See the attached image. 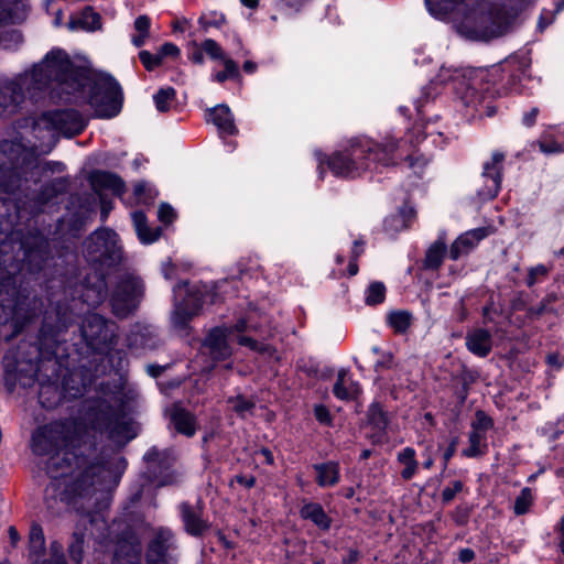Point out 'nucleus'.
Segmentation results:
<instances>
[{
  "mask_svg": "<svg viewBox=\"0 0 564 564\" xmlns=\"http://www.w3.org/2000/svg\"><path fill=\"white\" fill-rule=\"evenodd\" d=\"M491 419L487 416L484 412L478 411L475 415V420L473 421L471 431L486 434V432L491 427Z\"/></svg>",
  "mask_w": 564,
  "mask_h": 564,
  "instance_id": "obj_44",
  "label": "nucleus"
},
{
  "mask_svg": "<svg viewBox=\"0 0 564 564\" xmlns=\"http://www.w3.org/2000/svg\"><path fill=\"white\" fill-rule=\"evenodd\" d=\"M174 311L172 325L177 330H186L189 319L196 315L203 304L202 291L198 286L180 283L173 289Z\"/></svg>",
  "mask_w": 564,
  "mask_h": 564,
  "instance_id": "obj_11",
  "label": "nucleus"
},
{
  "mask_svg": "<svg viewBox=\"0 0 564 564\" xmlns=\"http://www.w3.org/2000/svg\"><path fill=\"white\" fill-rule=\"evenodd\" d=\"M410 160V166L414 170L415 173L420 172L422 170V167L427 163V160L425 159H415V161H413V158L410 156L409 158Z\"/></svg>",
  "mask_w": 564,
  "mask_h": 564,
  "instance_id": "obj_60",
  "label": "nucleus"
},
{
  "mask_svg": "<svg viewBox=\"0 0 564 564\" xmlns=\"http://www.w3.org/2000/svg\"><path fill=\"white\" fill-rule=\"evenodd\" d=\"M446 245L443 240L434 242L426 252L425 264L429 268H437L443 260L445 254Z\"/></svg>",
  "mask_w": 564,
  "mask_h": 564,
  "instance_id": "obj_35",
  "label": "nucleus"
},
{
  "mask_svg": "<svg viewBox=\"0 0 564 564\" xmlns=\"http://www.w3.org/2000/svg\"><path fill=\"white\" fill-rule=\"evenodd\" d=\"M223 72H218L213 76V79L217 83H224L229 78H237L239 76L238 65L231 58H225Z\"/></svg>",
  "mask_w": 564,
  "mask_h": 564,
  "instance_id": "obj_40",
  "label": "nucleus"
},
{
  "mask_svg": "<svg viewBox=\"0 0 564 564\" xmlns=\"http://www.w3.org/2000/svg\"><path fill=\"white\" fill-rule=\"evenodd\" d=\"M86 290L83 294L84 301L88 305H97L106 297L107 283L104 278L98 279L96 283L91 282V278H88Z\"/></svg>",
  "mask_w": 564,
  "mask_h": 564,
  "instance_id": "obj_32",
  "label": "nucleus"
},
{
  "mask_svg": "<svg viewBox=\"0 0 564 564\" xmlns=\"http://www.w3.org/2000/svg\"><path fill=\"white\" fill-rule=\"evenodd\" d=\"M532 494H531V490L529 488H524L522 489L521 494L519 495V497L516 499V502H514V512L517 514H523L525 513L531 503H532Z\"/></svg>",
  "mask_w": 564,
  "mask_h": 564,
  "instance_id": "obj_42",
  "label": "nucleus"
},
{
  "mask_svg": "<svg viewBox=\"0 0 564 564\" xmlns=\"http://www.w3.org/2000/svg\"><path fill=\"white\" fill-rule=\"evenodd\" d=\"M334 394L340 400H350L356 398L360 392V387L347 370H340L333 389Z\"/></svg>",
  "mask_w": 564,
  "mask_h": 564,
  "instance_id": "obj_20",
  "label": "nucleus"
},
{
  "mask_svg": "<svg viewBox=\"0 0 564 564\" xmlns=\"http://www.w3.org/2000/svg\"><path fill=\"white\" fill-rule=\"evenodd\" d=\"M463 489V482L459 480H455L449 484L442 492L443 501L449 502L455 498V496L460 492Z\"/></svg>",
  "mask_w": 564,
  "mask_h": 564,
  "instance_id": "obj_49",
  "label": "nucleus"
},
{
  "mask_svg": "<svg viewBox=\"0 0 564 564\" xmlns=\"http://www.w3.org/2000/svg\"><path fill=\"white\" fill-rule=\"evenodd\" d=\"M539 148L541 152L546 154L561 153L563 152V144L556 141L541 140L539 141Z\"/></svg>",
  "mask_w": 564,
  "mask_h": 564,
  "instance_id": "obj_51",
  "label": "nucleus"
},
{
  "mask_svg": "<svg viewBox=\"0 0 564 564\" xmlns=\"http://www.w3.org/2000/svg\"><path fill=\"white\" fill-rule=\"evenodd\" d=\"M486 434L471 431L469 434V446L463 451L467 457H477L485 453Z\"/></svg>",
  "mask_w": 564,
  "mask_h": 564,
  "instance_id": "obj_34",
  "label": "nucleus"
},
{
  "mask_svg": "<svg viewBox=\"0 0 564 564\" xmlns=\"http://www.w3.org/2000/svg\"><path fill=\"white\" fill-rule=\"evenodd\" d=\"M82 335L95 350H102L112 344L113 324L97 314H89L83 322Z\"/></svg>",
  "mask_w": 564,
  "mask_h": 564,
  "instance_id": "obj_13",
  "label": "nucleus"
},
{
  "mask_svg": "<svg viewBox=\"0 0 564 564\" xmlns=\"http://www.w3.org/2000/svg\"><path fill=\"white\" fill-rule=\"evenodd\" d=\"M260 326L252 321V316L240 319L231 328L217 327L214 328L206 338L205 347L214 359L223 360L231 355L228 341L236 339L239 345L247 346L252 350L271 355L273 349L269 345L258 343L251 338L249 334L259 333Z\"/></svg>",
  "mask_w": 564,
  "mask_h": 564,
  "instance_id": "obj_6",
  "label": "nucleus"
},
{
  "mask_svg": "<svg viewBox=\"0 0 564 564\" xmlns=\"http://www.w3.org/2000/svg\"><path fill=\"white\" fill-rule=\"evenodd\" d=\"M135 35L132 36V43L140 47L145 43L149 37L150 19L147 15H140L134 21Z\"/></svg>",
  "mask_w": 564,
  "mask_h": 564,
  "instance_id": "obj_36",
  "label": "nucleus"
},
{
  "mask_svg": "<svg viewBox=\"0 0 564 564\" xmlns=\"http://www.w3.org/2000/svg\"><path fill=\"white\" fill-rule=\"evenodd\" d=\"M436 80L441 84H452L453 89L462 94V98L467 105L475 102V89L467 82L466 72L463 69H452L442 67Z\"/></svg>",
  "mask_w": 564,
  "mask_h": 564,
  "instance_id": "obj_15",
  "label": "nucleus"
},
{
  "mask_svg": "<svg viewBox=\"0 0 564 564\" xmlns=\"http://www.w3.org/2000/svg\"><path fill=\"white\" fill-rule=\"evenodd\" d=\"M91 184L94 189L99 193L101 199H104V196L107 193L120 196L124 187L121 178L107 172H97L93 174Z\"/></svg>",
  "mask_w": 564,
  "mask_h": 564,
  "instance_id": "obj_18",
  "label": "nucleus"
},
{
  "mask_svg": "<svg viewBox=\"0 0 564 564\" xmlns=\"http://www.w3.org/2000/svg\"><path fill=\"white\" fill-rule=\"evenodd\" d=\"M315 470V479L316 482L321 487H333L335 486L340 478L339 466L337 463L327 462L322 464H316L313 466Z\"/></svg>",
  "mask_w": 564,
  "mask_h": 564,
  "instance_id": "obj_22",
  "label": "nucleus"
},
{
  "mask_svg": "<svg viewBox=\"0 0 564 564\" xmlns=\"http://www.w3.org/2000/svg\"><path fill=\"white\" fill-rule=\"evenodd\" d=\"M546 361L550 366L555 367L556 369H560L562 367V362L560 361L557 355H549Z\"/></svg>",
  "mask_w": 564,
  "mask_h": 564,
  "instance_id": "obj_63",
  "label": "nucleus"
},
{
  "mask_svg": "<svg viewBox=\"0 0 564 564\" xmlns=\"http://www.w3.org/2000/svg\"><path fill=\"white\" fill-rule=\"evenodd\" d=\"M128 399L122 387L106 393L95 409L91 422L94 429L105 430L108 437L120 446L127 444L138 434V426L121 413L128 403Z\"/></svg>",
  "mask_w": 564,
  "mask_h": 564,
  "instance_id": "obj_5",
  "label": "nucleus"
},
{
  "mask_svg": "<svg viewBox=\"0 0 564 564\" xmlns=\"http://www.w3.org/2000/svg\"><path fill=\"white\" fill-rule=\"evenodd\" d=\"M386 288L381 282H372L366 290L365 301L368 305H377L383 302Z\"/></svg>",
  "mask_w": 564,
  "mask_h": 564,
  "instance_id": "obj_37",
  "label": "nucleus"
},
{
  "mask_svg": "<svg viewBox=\"0 0 564 564\" xmlns=\"http://www.w3.org/2000/svg\"><path fill=\"white\" fill-rule=\"evenodd\" d=\"M88 73L85 68H75L64 51L52 50L41 63L7 87L12 94L10 102L17 105L22 100L24 91L34 95L53 83L66 94L77 91Z\"/></svg>",
  "mask_w": 564,
  "mask_h": 564,
  "instance_id": "obj_4",
  "label": "nucleus"
},
{
  "mask_svg": "<svg viewBox=\"0 0 564 564\" xmlns=\"http://www.w3.org/2000/svg\"><path fill=\"white\" fill-rule=\"evenodd\" d=\"M388 321L395 332L403 333L411 324V316L406 312H392L389 314Z\"/></svg>",
  "mask_w": 564,
  "mask_h": 564,
  "instance_id": "obj_38",
  "label": "nucleus"
},
{
  "mask_svg": "<svg viewBox=\"0 0 564 564\" xmlns=\"http://www.w3.org/2000/svg\"><path fill=\"white\" fill-rule=\"evenodd\" d=\"M162 271L165 279H172L174 273V265L171 261H166L162 265Z\"/></svg>",
  "mask_w": 564,
  "mask_h": 564,
  "instance_id": "obj_61",
  "label": "nucleus"
},
{
  "mask_svg": "<svg viewBox=\"0 0 564 564\" xmlns=\"http://www.w3.org/2000/svg\"><path fill=\"white\" fill-rule=\"evenodd\" d=\"M45 539L40 525L33 524L29 535V560L32 563H40L44 553Z\"/></svg>",
  "mask_w": 564,
  "mask_h": 564,
  "instance_id": "obj_27",
  "label": "nucleus"
},
{
  "mask_svg": "<svg viewBox=\"0 0 564 564\" xmlns=\"http://www.w3.org/2000/svg\"><path fill=\"white\" fill-rule=\"evenodd\" d=\"M25 3L22 0H0V22H17L22 19Z\"/></svg>",
  "mask_w": 564,
  "mask_h": 564,
  "instance_id": "obj_29",
  "label": "nucleus"
},
{
  "mask_svg": "<svg viewBox=\"0 0 564 564\" xmlns=\"http://www.w3.org/2000/svg\"><path fill=\"white\" fill-rule=\"evenodd\" d=\"M560 533H561V541H560V546H561V550L564 554V514H563V518L561 520V523H560Z\"/></svg>",
  "mask_w": 564,
  "mask_h": 564,
  "instance_id": "obj_64",
  "label": "nucleus"
},
{
  "mask_svg": "<svg viewBox=\"0 0 564 564\" xmlns=\"http://www.w3.org/2000/svg\"><path fill=\"white\" fill-rule=\"evenodd\" d=\"M539 110L538 108H532L530 111L525 112L522 117V122L527 127H531L535 123Z\"/></svg>",
  "mask_w": 564,
  "mask_h": 564,
  "instance_id": "obj_53",
  "label": "nucleus"
},
{
  "mask_svg": "<svg viewBox=\"0 0 564 564\" xmlns=\"http://www.w3.org/2000/svg\"><path fill=\"white\" fill-rule=\"evenodd\" d=\"M549 273V268L544 264H538L535 267H532L529 270L527 284L529 286L534 285L535 283L540 282L543 278H545Z\"/></svg>",
  "mask_w": 564,
  "mask_h": 564,
  "instance_id": "obj_45",
  "label": "nucleus"
},
{
  "mask_svg": "<svg viewBox=\"0 0 564 564\" xmlns=\"http://www.w3.org/2000/svg\"><path fill=\"white\" fill-rule=\"evenodd\" d=\"M85 128L83 117L75 110L55 111L44 113L32 128L35 141L29 140L30 148L18 143L4 141L0 149V163L8 156L15 169H43L34 159L35 154H47L55 147L58 134L73 137Z\"/></svg>",
  "mask_w": 564,
  "mask_h": 564,
  "instance_id": "obj_3",
  "label": "nucleus"
},
{
  "mask_svg": "<svg viewBox=\"0 0 564 564\" xmlns=\"http://www.w3.org/2000/svg\"><path fill=\"white\" fill-rule=\"evenodd\" d=\"M160 221L170 224L175 219V210L169 204H161L158 210Z\"/></svg>",
  "mask_w": 564,
  "mask_h": 564,
  "instance_id": "obj_50",
  "label": "nucleus"
},
{
  "mask_svg": "<svg viewBox=\"0 0 564 564\" xmlns=\"http://www.w3.org/2000/svg\"><path fill=\"white\" fill-rule=\"evenodd\" d=\"M100 28V17L91 8H86L77 18H72L68 29L72 31H95Z\"/></svg>",
  "mask_w": 564,
  "mask_h": 564,
  "instance_id": "obj_24",
  "label": "nucleus"
},
{
  "mask_svg": "<svg viewBox=\"0 0 564 564\" xmlns=\"http://www.w3.org/2000/svg\"><path fill=\"white\" fill-rule=\"evenodd\" d=\"M79 425L74 421L55 422L39 429L32 436V448L37 455H48L74 444Z\"/></svg>",
  "mask_w": 564,
  "mask_h": 564,
  "instance_id": "obj_9",
  "label": "nucleus"
},
{
  "mask_svg": "<svg viewBox=\"0 0 564 564\" xmlns=\"http://www.w3.org/2000/svg\"><path fill=\"white\" fill-rule=\"evenodd\" d=\"M398 460L403 466L401 476L403 479H411L417 470V462L415 459V451L411 447L402 449L398 454Z\"/></svg>",
  "mask_w": 564,
  "mask_h": 564,
  "instance_id": "obj_33",
  "label": "nucleus"
},
{
  "mask_svg": "<svg viewBox=\"0 0 564 564\" xmlns=\"http://www.w3.org/2000/svg\"><path fill=\"white\" fill-rule=\"evenodd\" d=\"M457 445H458V440H457V437H454L451 441L447 449L444 453V463L445 464H447L449 462V459L453 457V455H454V453L456 451Z\"/></svg>",
  "mask_w": 564,
  "mask_h": 564,
  "instance_id": "obj_56",
  "label": "nucleus"
},
{
  "mask_svg": "<svg viewBox=\"0 0 564 564\" xmlns=\"http://www.w3.org/2000/svg\"><path fill=\"white\" fill-rule=\"evenodd\" d=\"M141 549L138 543L121 542L116 550L112 564H139Z\"/></svg>",
  "mask_w": 564,
  "mask_h": 564,
  "instance_id": "obj_26",
  "label": "nucleus"
},
{
  "mask_svg": "<svg viewBox=\"0 0 564 564\" xmlns=\"http://www.w3.org/2000/svg\"><path fill=\"white\" fill-rule=\"evenodd\" d=\"M415 217V210L410 205H404L397 214L384 220V228L388 232H398L408 228Z\"/></svg>",
  "mask_w": 564,
  "mask_h": 564,
  "instance_id": "obj_23",
  "label": "nucleus"
},
{
  "mask_svg": "<svg viewBox=\"0 0 564 564\" xmlns=\"http://www.w3.org/2000/svg\"><path fill=\"white\" fill-rule=\"evenodd\" d=\"M488 235L489 230L485 227L471 229L462 234L451 246V259L457 260L458 258L468 254Z\"/></svg>",
  "mask_w": 564,
  "mask_h": 564,
  "instance_id": "obj_17",
  "label": "nucleus"
},
{
  "mask_svg": "<svg viewBox=\"0 0 564 564\" xmlns=\"http://www.w3.org/2000/svg\"><path fill=\"white\" fill-rule=\"evenodd\" d=\"M392 362V355L391 354H384L381 358V360H378L376 366L377 367H389Z\"/></svg>",
  "mask_w": 564,
  "mask_h": 564,
  "instance_id": "obj_62",
  "label": "nucleus"
},
{
  "mask_svg": "<svg viewBox=\"0 0 564 564\" xmlns=\"http://www.w3.org/2000/svg\"><path fill=\"white\" fill-rule=\"evenodd\" d=\"M301 516L304 519L311 520L322 530H328L330 527V519L318 503H305L301 509Z\"/></svg>",
  "mask_w": 564,
  "mask_h": 564,
  "instance_id": "obj_28",
  "label": "nucleus"
},
{
  "mask_svg": "<svg viewBox=\"0 0 564 564\" xmlns=\"http://www.w3.org/2000/svg\"><path fill=\"white\" fill-rule=\"evenodd\" d=\"M140 61L144 65L148 70H153L158 66H160V57H156L154 54L149 51H141L139 53Z\"/></svg>",
  "mask_w": 564,
  "mask_h": 564,
  "instance_id": "obj_47",
  "label": "nucleus"
},
{
  "mask_svg": "<svg viewBox=\"0 0 564 564\" xmlns=\"http://www.w3.org/2000/svg\"><path fill=\"white\" fill-rule=\"evenodd\" d=\"M202 50L212 58L221 62L228 58L223 52L221 47L212 39H207L202 43Z\"/></svg>",
  "mask_w": 564,
  "mask_h": 564,
  "instance_id": "obj_41",
  "label": "nucleus"
},
{
  "mask_svg": "<svg viewBox=\"0 0 564 564\" xmlns=\"http://www.w3.org/2000/svg\"><path fill=\"white\" fill-rule=\"evenodd\" d=\"M207 120L212 121L221 133L234 134L236 132L231 111L226 105H218L210 109Z\"/></svg>",
  "mask_w": 564,
  "mask_h": 564,
  "instance_id": "obj_21",
  "label": "nucleus"
},
{
  "mask_svg": "<svg viewBox=\"0 0 564 564\" xmlns=\"http://www.w3.org/2000/svg\"><path fill=\"white\" fill-rule=\"evenodd\" d=\"M143 291L142 282L132 273H126L111 295L113 313L119 317L127 316L137 307Z\"/></svg>",
  "mask_w": 564,
  "mask_h": 564,
  "instance_id": "obj_12",
  "label": "nucleus"
},
{
  "mask_svg": "<svg viewBox=\"0 0 564 564\" xmlns=\"http://www.w3.org/2000/svg\"><path fill=\"white\" fill-rule=\"evenodd\" d=\"M203 53H205V52L202 50V45L200 46L195 45L193 52L189 54V59L196 64H203L204 63Z\"/></svg>",
  "mask_w": 564,
  "mask_h": 564,
  "instance_id": "obj_54",
  "label": "nucleus"
},
{
  "mask_svg": "<svg viewBox=\"0 0 564 564\" xmlns=\"http://www.w3.org/2000/svg\"><path fill=\"white\" fill-rule=\"evenodd\" d=\"M132 220L135 228V232L142 243H152L161 235L159 227L150 228L147 225V218L142 212H134L132 214Z\"/></svg>",
  "mask_w": 564,
  "mask_h": 564,
  "instance_id": "obj_25",
  "label": "nucleus"
},
{
  "mask_svg": "<svg viewBox=\"0 0 564 564\" xmlns=\"http://www.w3.org/2000/svg\"><path fill=\"white\" fill-rule=\"evenodd\" d=\"M554 15L549 13H543L538 22V28L540 31H543L549 24L553 22Z\"/></svg>",
  "mask_w": 564,
  "mask_h": 564,
  "instance_id": "obj_58",
  "label": "nucleus"
},
{
  "mask_svg": "<svg viewBox=\"0 0 564 564\" xmlns=\"http://www.w3.org/2000/svg\"><path fill=\"white\" fill-rule=\"evenodd\" d=\"M88 90V102L97 117L112 118L120 112L122 93L119 84L111 77L93 78L88 73L78 90Z\"/></svg>",
  "mask_w": 564,
  "mask_h": 564,
  "instance_id": "obj_7",
  "label": "nucleus"
},
{
  "mask_svg": "<svg viewBox=\"0 0 564 564\" xmlns=\"http://www.w3.org/2000/svg\"><path fill=\"white\" fill-rule=\"evenodd\" d=\"M475 554L474 551L470 549H464L459 552L458 558L463 563H468L474 558Z\"/></svg>",
  "mask_w": 564,
  "mask_h": 564,
  "instance_id": "obj_59",
  "label": "nucleus"
},
{
  "mask_svg": "<svg viewBox=\"0 0 564 564\" xmlns=\"http://www.w3.org/2000/svg\"><path fill=\"white\" fill-rule=\"evenodd\" d=\"M230 408L241 416H246L253 408V403L241 397L229 399Z\"/></svg>",
  "mask_w": 564,
  "mask_h": 564,
  "instance_id": "obj_43",
  "label": "nucleus"
},
{
  "mask_svg": "<svg viewBox=\"0 0 564 564\" xmlns=\"http://www.w3.org/2000/svg\"><path fill=\"white\" fill-rule=\"evenodd\" d=\"M130 345L132 346H141L147 347L149 346L148 340L145 339L144 334H134L130 339Z\"/></svg>",
  "mask_w": 564,
  "mask_h": 564,
  "instance_id": "obj_57",
  "label": "nucleus"
},
{
  "mask_svg": "<svg viewBox=\"0 0 564 564\" xmlns=\"http://www.w3.org/2000/svg\"><path fill=\"white\" fill-rule=\"evenodd\" d=\"M503 154L494 153L490 161L484 164V173L486 188L479 192L484 199L494 198L500 189V172L503 162Z\"/></svg>",
  "mask_w": 564,
  "mask_h": 564,
  "instance_id": "obj_16",
  "label": "nucleus"
},
{
  "mask_svg": "<svg viewBox=\"0 0 564 564\" xmlns=\"http://www.w3.org/2000/svg\"><path fill=\"white\" fill-rule=\"evenodd\" d=\"M172 423L175 430L186 436L194 435L196 423L194 417L182 409H175L172 414Z\"/></svg>",
  "mask_w": 564,
  "mask_h": 564,
  "instance_id": "obj_30",
  "label": "nucleus"
},
{
  "mask_svg": "<svg viewBox=\"0 0 564 564\" xmlns=\"http://www.w3.org/2000/svg\"><path fill=\"white\" fill-rule=\"evenodd\" d=\"M319 175L323 177V165L340 177H358L367 171L377 170L380 166H389L401 158V145L392 137H386L383 142L359 135L347 141L346 145L332 156H326L319 151L315 152Z\"/></svg>",
  "mask_w": 564,
  "mask_h": 564,
  "instance_id": "obj_2",
  "label": "nucleus"
},
{
  "mask_svg": "<svg viewBox=\"0 0 564 564\" xmlns=\"http://www.w3.org/2000/svg\"><path fill=\"white\" fill-rule=\"evenodd\" d=\"M315 416L322 423H327L329 420V413L323 405L315 406Z\"/></svg>",
  "mask_w": 564,
  "mask_h": 564,
  "instance_id": "obj_55",
  "label": "nucleus"
},
{
  "mask_svg": "<svg viewBox=\"0 0 564 564\" xmlns=\"http://www.w3.org/2000/svg\"><path fill=\"white\" fill-rule=\"evenodd\" d=\"M84 253L91 262L113 265L121 260L117 234L110 229L95 231L84 243Z\"/></svg>",
  "mask_w": 564,
  "mask_h": 564,
  "instance_id": "obj_10",
  "label": "nucleus"
},
{
  "mask_svg": "<svg viewBox=\"0 0 564 564\" xmlns=\"http://www.w3.org/2000/svg\"><path fill=\"white\" fill-rule=\"evenodd\" d=\"M133 191L138 202L140 203H149L154 197L152 188L147 183H137Z\"/></svg>",
  "mask_w": 564,
  "mask_h": 564,
  "instance_id": "obj_46",
  "label": "nucleus"
},
{
  "mask_svg": "<svg viewBox=\"0 0 564 564\" xmlns=\"http://www.w3.org/2000/svg\"><path fill=\"white\" fill-rule=\"evenodd\" d=\"M182 517L186 531L193 535L202 534L207 528L205 521H203L198 513L187 505L182 506Z\"/></svg>",
  "mask_w": 564,
  "mask_h": 564,
  "instance_id": "obj_31",
  "label": "nucleus"
},
{
  "mask_svg": "<svg viewBox=\"0 0 564 564\" xmlns=\"http://www.w3.org/2000/svg\"><path fill=\"white\" fill-rule=\"evenodd\" d=\"M160 48L166 57H177L180 55V48L173 43H165Z\"/></svg>",
  "mask_w": 564,
  "mask_h": 564,
  "instance_id": "obj_52",
  "label": "nucleus"
},
{
  "mask_svg": "<svg viewBox=\"0 0 564 564\" xmlns=\"http://www.w3.org/2000/svg\"><path fill=\"white\" fill-rule=\"evenodd\" d=\"M436 19L452 17L455 26L469 40L488 41L503 35L512 26L516 14L485 0H425Z\"/></svg>",
  "mask_w": 564,
  "mask_h": 564,
  "instance_id": "obj_1",
  "label": "nucleus"
},
{
  "mask_svg": "<svg viewBox=\"0 0 564 564\" xmlns=\"http://www.w3.org/2000/svg\"><path fill=\"white\" fill-rule=\"evenodd\" d=\"M369 420L378 427L386 425L384 414L379 404H372L369 409Z\"/></svg>",
  "mask_w": 564,
  "mask_h": 564,
  "instance_id": "obj_48",
  "label": "nucleus"
},
{
  "mask_svg": "<svg viewBox=\"0 0 564 564\" xmlns=\"http://www.w3.org/2000/svg\"><path fill=\"white\" fill-rule=\"evenodd\" d=\"M172 545L173 535L171 531L162 528L156 530L147 553L148 564H172L173 558L169 554Z\"/></svg>",
  "mask_w": 564,
  "mask_h": 564,
  "instance_id": "obj_14",
  "label": "nucleus"
},
{
  "mask_svg": "<svg viewBox=\"0 0 564 564\" xmlns=\"http://www.w3.org/2000/svg\"><path fill=\"white\" fill-rule=\"evenodd\" d=\"M126 469V462L121 457H112L102 463L90 465L73 487V492L83 496L89 492L90 487L106 490L116 486Z\"/></svg>",
  "mask_w": 564,
  "mask_h": 564,
  "instance_id": "obj_8",
  "label": "nucleus"
},
{
  "mask_svg": "<svg viewBox=\"0 0 564 564\" xmlns=\"http://www.w3.org/2000/svg\"><path fill=\"white\" fill-rule=\"evenodd\" d=\"M175 97V90L171 87L160 89L153 97L159 111H166Z\"/></svg>",
  "mask_w": 564,
  "mask_h": 564,
  "instance_id": "obj_39",
  "label": "nucleus"
},
{
  "mask_svg": "<svg viewBox=\"0 0 564 564\" xmlns=\"http://www.w3.org/2000/svg\"><path fill=\"white\" fill-rule=\"evenodd\" d=\"M466 346L470 352L485 357L491 349V336L488 330L476 328L467 333Z\"/></svg>",
  "mask_w": 564,
  "mask_h": 564,
  "instance_id": "obj_19",
  "label": "nucleus"
}]
</instances>
